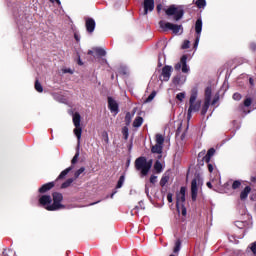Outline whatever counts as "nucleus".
<instances>
[{
    "label": "nucleus",
    "instance_id": "f257e3e1",
    "mask_svg": "<svg viewBox=\"0 0 256 256\" xmlns=\"http://www.w3.org/2000/svg\"><path fill=\"white\" fill-rule=\"evenodd\" d=\"M61 201H63V194L58 192L53 193V198L49 195H42L39 198V204L42 207H45L47 211H59V209H65V206L61 204Z\"/></svg>",
    "mask_w": 256,
    "mask_h": 256
},
{
    "label": "nucleus",
    "instance_id": "f03ea898",
    "mask_svg": "<svg viewBox=\"0 0 256 256\" xmlns=\"http://www.w3.org/2000/svg\"><path fill=\"white\" fill-rule=\"evenodd\" d=\"M199 97V92L197 89H192L190 99H189V108H188V114H187V120L191 121V117L193 113L199 112L201 109V103L202 101L197 99Z\"/></svg>",
    "mask_w": 256,
    "mask_h": 256
},
{
    "label": "nucleus",
    "instance_id": "7ed1b4c3",
    "mask_svg": "<svg viewBox=\"0 0 256 256\" xmlns=\"http://www.w3.org/2000/svg\"><path fill=\"white\" fill-rule=\"evenodd\" d=\"M151 167H153V160L147 161L145 157H139L135 160V169L140 171L141 177H147Z\"/></svg>",
    "mask_w": 256,
    "mask_h": 256
},
{
    "label": "nucleus",
    "instance_id": "20e7f679",
    "mask_svg": "<svg viewBox=\"0 0 256 256\" xmlns=\"http://www.w3.org/2000/svg\"><path fill=\"white\" fill-rule=\"evenodd\" d=\"M165 13L168 19H172L173 21H181L183 19V15H185V10L183 6L171 5L166 10Z\"/></svg>",
    "mask_w": 256,
    "mask_h": 256
},
{
    "label": "nucleus",
    "instance_id": "39448f33",
    "mask_svg": "<svg viewBox=\"0 0 256 256\" xmlns=\"http://www.w3.org/2000/svg\"><path fill=\"white\" fill-rule=\"evenodd\" d=\"M72 121L74 124V130L73 133L77 137V145L80 147L81 145V135L83 133V129L81 128V114L79 112H75L72 116Z\"/></svg>",
    "mask_w": 256,
    "mask_h": 256
},
{
    "label": "nucleus",
    "instance_id": "423d86ee",
    "mask_svg": "<svg viewBox=\"0 0 256 256\" xmlns=\"http://www.w3.org/2000/svg\"><path fill=\"white\" fill-rule=\"evenodd\" d=\"M159 27H160V29H162V31H172L174 33V35H178V33H183L182 25L165 22L163 20H161L159 22Z\"/></svg>",
    "mask_w": 256,
    "mask_h": 256
},
{
    "label": "nucleus",
    "instance_id": "0eeeda50",
    "mask_svg": "<svg viewBox=\"0 0 256 256\" xmlns=\"http://www.w3.org/2000/svg\"><path fill=\"white\" fill-rule=\"evenodd\" d=\"M201 31H203V20L199 18L195 23V32H196V39L194 42L195 51H197V48L199 47V41H201Z\"/></svg>",
    "mask_w": 256,
    "mask_h": 256
},
{
    "label": "nucleus",
    "instance_id": "6e6552de",
    "mask_svg": "<svg viewBox=\"0 0 256 256\" xmlns=\"http://www.w3.org/2000/svg\"><path fill=\"white\" fill-rule=\"evenodd\" d=\"M175 71H182V73H189L191 69L187 65V55H183L178 63L174 66Z\"/></svg>",
    "mask_w": 256,
    "mask_h": 256
},
{
    "label": "nucleus",
    "instance_id": "1a4fd4ad",
    "mask_svg": "<svg viewBox=\"0 0 256 256\" xmlns=\"http://www.w3.org/2000/svg\"><path fill=\"white\" fill-rule=\"evenodd\" d=\"M185 193H186L185 187H181L180 192L177 194L176 207H177L178 213H181V206L185 205L183 204L185 203Z\"/></svg>",
    "mask_w": 256,
    "mask_h": 256
},
{
    "label": "nucleus",
    "instance_id": "9d476101",
    "mask_svg": "<svg viewBox=\"0 0 256 256\" xmlns=\"http://www.w3.org/2000/svg\"><path fill=\"white\" fill-rule=\"evenodd\" d=\"M205 150L201 151L198 154L199 159L202 158V161H204L205 163H209L211 161V158L213 157V155H215V148H210L207 152V154H205Z\"/></svg>",
    "mask_w": 256,
    "mask_h": 256
},
{
    "label": "nucleus",
    "instance_id": "9b49d317",
    "mask_svg": "<svg viewBox=\"0 0 256 256\" xmlns=\"http://www.w3.org/2000/svg\"><path fill=\"white\" fill-rule=\"evenodd\" d=\"M171 73H173V67L169 65L164 66L161 73L162 81H169L171 79Z\"/></svg>",
    "mask_w": 256,
    "mask_h": 256
},
{
    "label": "nucleus",
    "instance_id": "f8f14e48",
    "mask_svg": "<svg viewBox=\"0 0 256 256\" xmlns=\"http://www.w3.org/2000/svg\"><path fill=\"white\" fill-rule=\"evenodd\" d=\"M197 183H198L197 179H193L191 182L192 201H197V195L199 193V186Z\"/></svg>",
    "mask_w": 256,
    "mask_h": 256
},
{
    "label": "nucleus",
    "instance_id": "ddd939ff",
    "mask_svg": "<svg viewBox=\"0 0 256 256\" xmlns=\"http://www.w3.org/2000/svg\"><path fill=\"white\" fill-rule=\"evenodd\" d=\"M108 107L111 113H115V115L119 113V104H117V101H115V99L112 97H108Z\"/></svg>",
    "mask_w": 256,
    "mask_h": 256
},
{
    "label": "nucleus",
    "instance_id": "4468645a",
    "mask_svg": "<svg viewBox=\"0 0 256 256\" xmlns=\"http://www.w3.org/2000/svg\"><path fill=\"white\" fill-rule=\"evenodd\" d=\"M144 15L151 13L155 9V0H144Z\"/></svg>",
    "mask_w": 256,
    "mask_h": 256
},
{
    "label": "nucleus",
    "instance_id": "2eb2a0df",
    "mask_svg": "<svg viewBox=\"0 0 256 256\" xmlns=\"http://www.w3.org/2000/svg\"><path fill=\"white\" fill-rule=\"evenodd\" d=\"M186 81L187 76L183 74H178L173 78V83L178 86L185 85Z\"/></svg>",
    "mask_w": 256,
    "mask_h": 256
},
{
    "label": "nucleus",
    "instance_id": "dca6fc26",
    "mask_svg": "<svg viewBox=\"0 0 256 256\" xmlns=\"http://www.w3.org/2000/svg\"><path fill=\"white\" fill-rule=\"evenodd\" d=\"M86 29L88 33H93V31H95V20L93 18L86 19Z\"/></svg>",
    "mask_w": 256,
    "mask_h": 256
},
{
    "label": "nucleus",
    "instance_id": "f3484780",
    "mask_svg": "<svg viewBox=\"0 0 256 256\" xmlns=\"http://www.w3.org/2000/svg\"><path fill=\"white\" fill-rule=\"evenodd\" d=\"M54 187L55 182L44 184L42 187L39 188V193H47V191H50V189H53Z\"/></svg>",
    "mask_w": 256,
    "mask_h": 256
},
{
    "label": "nucleus",
    "instance_id": "a211bd4d",
    "mask_svg": "<svg viewBox=\"0 0 256 256\" xmlns=\"http://www.w3.org/2000/svg\"><path fill=\"white\" fill-rule=\"evenodd\" d=\"M151 152L157 153L158 159H161L162 157L161 153H163V146H161V144H155L154 146H152Z\"/></svg>",
    "mask_w": 256,
    "mask_h": 256
},
{
    "label": "nucleus",
    "instance_id": "6ab92c4d",
    "mask_svg": "<svg viewBox=\"0 0 256 256\" xmlns=\"http://www.w3.org/2000/svg\"><path fill=\"white\" fill-rule=\"evenodd\" d=\"M249 193H251V187L246 186L244 188V190L240 193V199L242 201H245V199H247V197H249Z\"/></svg>",
    "mask_w": 256,
    "mask_h": 256
},
{
    "label": "nucleus",
    "instance_id": "aec40b11",
    "mask_svg": "<svg viewBox=\"0 0 256 256\" xmlns=\"http://www.w3.org/2000/svg\"><path fill=\"white\" fill-rule=\"evenodd\" d=\"M143 125V117L137 116L133 121V127L138 129V127H141Z\"/></svg>",
    "mask_w": 256,
    "mask_h": 256
},
{
    "label": "nucleus",
    "instance_id": "412c9836",
    "mask_svg": "<svg viewBox=\"0 0 256 256\" xmlns=\"http://www.w3.org/2000/svg\"><path fill=\"white\" fill-rule=\"evenodd\" d=\"M70 171H73V166H70L62 171L57 179H65Z\"/></svg>",
    "mask_w": 256,
    "mask_h": 256
},
{
    "label": "nucleus",
    "instance_id": "4be33fe9",
    "mask_svg": "<svg viewBox=\"0 0 256 256\" xmlns=\"http://www.w3.org/2000/svg\"><path fill=\"white\" fill-rule=\"evenodd\" d=\"M195 5L198 7V9H205L207 6V1L205 0H194Z\"/></svg>",
    "mask_w": 256,
    "mask_h": 256
},
{
    "label": "nucleus",
    "instance_id": "5701e85b",
    "mask_svg": "<svg viewBox=\"0 0 256 256\" xmlns=\"http://www.w3.org/2000/svg\"><path fill=\"white\" fill-rule=\"evenodd\" d=\"M163 143H165V137L161 134H156V145H161L163 147Z\"/></svg>",
    "mask_w": 256,
    "mask_h": 256
},
{
    "label": "nucleus",
    "instance_id": "b1692460",
    "mask_svg": "<svg viewBox=\"0 0 256 256\" xmlns=\"http://www.w3.org/2000/svg\"><path fill=\"white\" fill-rule=\"evenodd\" d=\"M134 115H135V111L132 114L130 112H128L126 114V116H125V124L126 125H131V121H132Z\"/></svg>",
    "mask_w": 256,
    "mask_h": 256
},
{
    "label": "nucleus",
    "instance_id": "393cba45",
    "mask_svg": "<svg viewBox=\"0 0 256 256\" xmlns=\"http://www.w3.org/2000/svg\"><path fill=\"white\" fill-rule=\"evenodd\" d=\"M209 105H211V102L204 101V104L202 106L201 115H206L207 111H209Z\"/></svg>",
    "mask_w": 256,
    "mask_h": 256
},
{
    "label": "nucleus",
    "instance_id": "a878e982",
    "mask_svg": "<svg viewBox=\"0 0 256 256\" xmlns=\"http://www.w3.org/2000/svg\"><path fill=\"white\" fill-rule=\"evenodd\" d=\"M204 101L211 103V87L206 88Z\"/></svg>",
    "mask_w": 256,
    "mask_h": 256
},
{
    "label": "nucleus",
    "instance_id": "bb28decb",
    "mask_svg": "<svg viewBox=\"0 0 256 256\" xmlns=\"http://www.w3.org/2000/svg\"><path fill=\"white\" fill-rule=\"evenodd\" d=\"M74 181H75V179L69 178V179L66 180L64 183H62L61 189H67V187H70L71 184H72Z\"/></svg>",
    "mask_w": 256,
    "mask_h": 256
},
{
    "label": "nucleus",
    "instance_id": "cd10ccee",
    "mask_svg": "<svg viewBox=\"0 0 256 256\" xmlns=\"http://www.w3.org/2000/svg\"><path fill=\"white\" fill-rule=\"evenodd\" d=\"M154 169L156 172L161 173V171H163V164H161L160 161L157 160L154 164Z\"/></svg>",
    "mask_w": 256,
    "mask_h": 256
},
{
    "label": "nucleus",
    "instance_id": "c85d7f7f",
    "mask_svg": "<svg viewBox=\"0 0 256 256\" xmlns=\"http://www.w3.org/2000/svg\"><path fill=\"white\" fill-rule=\"evenodd\" d=\"M157 92L153 91L145 100L144 103H151L155 99Z\"/></svg>",
    "mask_w": 256,
    "mask_h": 256
},
{
    "label": "nucleus",
    "instance_id": "c756f323",
    "mask_svg": "<svg viewBox=\"0 0 256 256\" xmlns=\"http://www.w3.org/2000/svg\"><path fill=\"white\" fill-rule=\"evenodd\" d=\"M94 51L100 57H105L107 55V52H105V50H103V48H94Z\"/></svg>",
    "mask_w": 256,
    "mask_h": 256
},
{
    "label": "nucleus",
    "instance_id": "7c9ffc66",
    "mask_svg": "<svg viewBox=\"0 0 256 256\" xmlns=\"http://www.w3.org/2000/svg\"><path fill=\"white\" fill-rule=\"evenodd\" d=\"M123 183H125V176L122 175L120 176L117 185H116V189H121V187H123Z\"/></svg>",
    "mask_w": 256,
    "mask_h": 256
},
{
    "label": "nucleus",
    "instance_id": "2f4dec72",
    "mask_svg": "<svg viewBox=\"0 0 256 256\" xmlns=\"http://www.w3.org/2000/svg\"><path fill=\"white\" fill-rule=\"evenodd\" d=\"M122 134L125 140L129 139V128L127 126L122 128Z\"/></svg>",
    "mask_w": 256,
    "mask_h": 256
},
{
    "label": "nucleus",
    "instance_id": "473e14b6",
    "mask_svg": "<svg viewBox=\"0 0 256 256\" xmlns=\"http://www.w3.org/2000/svg\"><path fill=\"white\" fill-rule=\"evenodd\" d=\"M35 89L38 93H43V86L39 83V80H36L35 82Z\"/></svg>",
    "mask_w": 256,
    "mask_h": 256
},
{
    "label": "nucleus",
    "instance_id": "72a5a7b5",
    "mask_svg": "<svg viewBox=\"0 0 256 256\" xmlns=\"http://www.w3.org/2000/svg\"><path fill=\"white\" fill-rule=\"evenodd\" d=\"M168 182H169V176H163L160 180L161 187H165V185H167Z\"/></svg>",
    "mask_w": 256,
    "mask_h": 256
},
{
    "label": "nucleus",
    "instance_id": "f704fd0d",
    "mask_svg": "<svg viewBox=\"0 0 256 256\" xmlns=\"http://www.w3.org/2000/svg\"><path fill=\"white\" fill-rule=\"evenodd\" d=\"M181 251V240H177L174 247V253H179Z\"/></svg>",
    "mask_w": 256,
    "mask_h": 256
},
{
    "label": "nucleus",
    "instance_id": "c9c22d12",
    "mask_svg": "<svg viewBox=\"0 0 256 256\" xmlns=\"http://www.w3.org/2000/svg\"><path fill=\"white\" fill-rule=\"evenodd\" d=\"M85 172V167H81L79 170H77L75 173H74V177L75 179H78V177Z\"/></svg>",
    "mask_w": 256,
    "mask_h": 256
},
{
    "label": "nucleus",
    "instance_id": "e433bc0d",
    "mask_svg": "<svg viewBox=\"0 0 256 256\" xmlns=\"http://www.w3.org/2000/svg\"><path fill=\"white\" fill-rule=\"evenodd\" d=\"M3 256H15V251L8 249L3 251Z\"/></svg>",
    "mask_w": 256,
    "mask_h": 256
},
{
    "label": "nucleus",
    "instance_id": "4c0bfd02",
    "mask_svg": "<svg viewBox=\"0 0 256 256\" xmlns=\"http://www.w3.org/2000/svg\"><path fill=\"white\" fill-rule=\"evenodd\" d=\"M185 92H180L176 95V99H178V101L183 102V99H185Z\"/></svg>",
    "mask_w": 256,
    "mask_h": 256
},
{
    "label": "nucleus",
    "instance_id": "58836bf2",
    "mask_svg": "<svg viewBox=\"0 0 256 256\" xmlns=\"http://www.w3.org/2000/svg\"><path fill=\"white\" fill-rule=\"evenodd\" d=\"M235 225L238 227V229H244L246 223H245V222H242V221H236V222H235Z\"/></svg>",
    "mask_w": 256,
    "mask_h": 256
},
{
    "label": "nucleus",
    "instance_id": "ea45409f",
    "mask_svg": "<svg viewBox=\"0 0 256 256\" xmlns=\"http://www.w3.org/2000/svg\"><path fill=\"white\" fill-rule=\"evenodd\" d=\"M241 187V181L236 180L232 184V189H239Z\"/></svg>",
    "mask_w": 256,
    "mask_h": 256
},
{
    "label": "nucleus",
    "instance_id": "a19ab883",
    "mask_svg": "<svg viewBox=\"0 0 256 256\" xmlns=\"http://www.w3.org/2000/svg\"><path fill=\"white\" fill-rule=\"evenodd\" d=\"M251 103H253V100L251 98H246L244 100V107H251Z\"/></svg>",
    "mask_w": 256,
    "mask_h": 256
},
{
    "label": "nucleus",
    "instance_id": "79ce46f5",
    "mask_svg": "<svg viewBox=\"0 0 256 256\" xmlns=\"http://www.w3.org/2000/svg\"><path fill=\"white\" fill-rule=\"evenodd\" d=\"M191 45V42L189 40H185L184 43L182 44V49H189Z\"/></svg>",
    "mask_w": 256,
    "mask_h": 256
},
{
    "label": "nucleus",
    "instance_id": "37998d69",
    "mask_svg": "<svg viewBox=\"0 0 256 256\" xmlns=\"http://www.w3.org/2000/svg\"><path fill=\"white\" fill-rule=\"evenodd\" d=\"M79 159V150H77L76 154L74 155L73 159H72V165H75V163H77Z\"/></svg>",
    "mask_w": 256,
    "mask_h": 256
},
{
    "label": "nucleus",
    "instance_id": "c03bdc74",
    "mask_svg": "<svg viewBox=\"0 0 256 256\" xmlns=\"http://www.w3.org/2000/svg\"><path fill=\"white\" fill-rule=\"evenodd\" d=\"M180 211H181L183 217H185L187 215V208H185V205L180 206Z\"/></svg>",
    "mask_w": 256,
    "mask_h": 256
},
{
    "label": "nucleus",
    "instance_id": "a18cd8bd",
    "mask_svg": "<svg viewBox=\"0 0 256 256\" xmlns=\"http://www.w3.org/2000/svg\"><path fill=\"white\" fill-rule=\"evenodd\" d=\"M233 99H234V101H241V95L239 93H234Z\"/></svg>",
    "mask_w": 256,
    "mask_h": 256
},
{
    "label": "nucleus",
    "instance_id": "49530a36",
    "mask_svg": "<svg viewBox=\"0 0 256 256\" xmlns=\"http://www.w3.org/2000/svg\"><path fill=\"white\" fill-rule=\"evenodd\" d=\"M250 249H251L252 253H253L254 255H256V242H253V243L251 244Z\"/></svg>",
    "mask_w": 256,
    "mask_h": 256
},
{
    "label": "nucleus",
    "instance_id": "de8ad7c7",
    "mask_svg": "<svg viewBox=\"0 0 256 256\" xmlns=\"http://www.w3.org/2000/svg\"><path fill=\"white\" fill-rule=\"evenodd\" d=\"M150 183H152V185H155V183H157V176L152 175V176L150 177Z\"/></svg>",
    "mask_w": 256,
    "mask_h": 256
},
{
    "label": "nucleus",
    "instance_id": "09e8293b",
    "mask_svg": "<svg viewBox=\"0 0 256 256\" xmlns=\"http://www.w3.org/2000/svg\"><path fill=\"white\" fill-rule=\"evenodd\" d=\"M167 200H168V203H173V194L169 193L167 195Z\"/></svg>",
    "mask_w": 256,
    "mask_h": 256
},
{
    "label": "nucleus",
    "instance_id": "8fccbe9b",
    "mask_svg": "<svg viewBox=\"0 0 256 256\" xmlns=\"http://www.w3.org/2000/svg\"><path fill=\"white\" fill-rule=\"evenodd\" d=\"M213 169H214L213 164H211V163L208 162V171H209L210 173H213Z\"/></svg>",
    "mask_w": 256,
    "mask_h": 256
},
{
    "label": "nucleus",
    "instance_id": "3c124183",
    "mask_svg": "<svg viewBox=\"0 0 256 256\" xmlns=\"http://www.w3.org/2000/svg\"><path fill=\"white\" fill-rule=\"evenodd\" d=\"M74 39L79 42V41H81V36H79V34L75 33Z\"/></svg>",
    "mask_w": 256,
    "mask_h": 256
},
{
    "label": "nucleus",
    "instance_id": "603ef678",
    "mask_svg": "<svg viewBox=\"0 0 256 256\" xmlns=\"http://www.w3.org/2000/svg\"><path fill=\"white\" fill-rule=\"evenodd\" d=\"M145 193L149 197V186L147 184L145 185Z\"/></svg>",
    "mask_w": 256,
    "mask_h": 256
},
{
    "label": "nucleus",
    "instance_id": "864d4df0",
    "mask_svg": "<svg viewBox=\"0 0 256 256\" xmlns=\"http://www.w3.org/2000/svg\"><path fill=\"white\" fill-rule=\"evenodd\" d=\"M250 48L252 49V51H255V49H256V44H255V43H251V44H250Z\"/></svg>",
    "mask_w": 256,
    "mask_h": 256
},
{
    "label": "nucleus",
    "instance_id": "5fc2aeb1",
    "mask_svg": "<svg viewBox=\"0 0 256 256\" xmlns=\"http://www.w3.org/2000/svg\"><path fill=\"white\" fill-rule=\"evenodd\" d=\"M64 73H70L71 75H73V70H71V69H65V70H64Z\"/></svg>",
    "mask_w": 256,
    "mask_h": 256
},
{
    "label": "nucleus",
    "instance_id": "6e6d98bb",
    "mask_svg": "<svg viewBox=\"0 0 256 256\" xmlns=\"http://www.w3.org/2000/svg\"><path fill=\"white\" fill-rule=\"evenodd\" d=\"M249 83H250V85H252V86L255 85V82H254L253 78H250V79H249Z\"/></svg>",
    "mask_w": 256,
    "mask_h": 256
},
{
    "label": "nucleus",
    "instance_id": "4d7b16f0",
    "mask_svg": "<svg viewBox=\"0 0 256 256\" xmlns=\"http://www.w3.org/2000/svg\"><path fill=\"white\" fill-rule=\"evenodd\" d=\"M116 193H117V190H115L114 192H112V194L110 195V199H113V197H115Z\"/></svg>",
    "mask_w": 256,
    "mask_h": 256
},
{
    "label": "nucleus",
    "instance_id": "13d9d810",
    "mask_svg": "<svg viewBox=\"0 0 256 256\" xmlns=\"http://www.w3.org/2000/svg\"><path fill=\"white\" fill-rule=\"evenodd\" d=\"M51 1V3H55V1H56V3H58L59 5H61V0H50Z\"/></svg>",
    "mask_w": 256,
    "mask_h": 256
},
{
    "label": "nucleus",
    "instance_id": "bf43d9fd",
    "mask_svg": "<svg viewBox=\"0 0 256 256\" xmlns=\"http://www.w3.org/2000/svg\"><path fill=\"white\" fill-rule=\"evenodd\" d=\"M105 141L107 142V143H109V135L107 134V133H105Z\"/></svg>",
    "mask_w": 256,
    "mask_h": 256
},
{
    "label": "nucleus",
    "instance_id": "052dcab7",
    "mask_svg": "<svg viewBox=\"0 0 256 256\" xmlns=\"http://www.w3.org/2000/svg\"><path fill=\"white\" fill-rule=\"evenodd\" d=\"M207 187H209V189H212L213 188V185L211 184V182H207Z\"/></svg>",
    "mask_w": 256,
    "mask_h": 256
},
{
    "label": "nucleus",
    "instance_id": "680f3d73",
    "mask_svg": "<svg viewBox=\"0 0 256 256\" xmlns=\"http://www.w3.org/2000/svg\"><path fill=\"white\" fill-rule=\"evenodd\" d=\"M78 65H83V61H81V58H78Z\"/></svg>",
    "mask_w": 256,
    "mask_h": 256
},
{
    "label": "nucleus",
    "instance_id": "e2e57ef3",
    "mask_svg": "<svg viewBox=\"0 0 256 256\" xmlns=\"http://www.w3.org/2000/svg\"><path fill=\"white\" fill-rule=\"evenodd\" d=\"M179 133H181V127L177 129L176 135H179Z\"/></svg>",
    "mask_w": 256,
    "mask_h": 256
},
{
    "label": "nucleus",
    "instance_id": "0e129e2a",
    "mask_svg": "<svg viewBox=\"0 0 256 256\" xmlns=\"http://www.w3.org/2000/svg\"><path fill=\"white\" fill-rule=\"evenodd\" d=\"M88 55H93V51H92V50H89V51H88Z\"/></svg>",
    "mask_w": 256,
    "mask_h": 256
},
{
    "label": "nucleus",
    "instance_id": "69168bd1",
    "mask_svg": "<svg viewBox=\"0 0 256 256\" xmlns=\"http://www.w3.org/2000/svg\"><path fill=\"white\" fill-rule=\"evenodd\" d=\"M215 103H217V99H214V100L212 101V105H215Z\"/></svg>",
    "mask_w": 256,
    "mask_h": 256
},
{
    "label": "nucleus",
    "instance_id": "338daca9",
    "mask_svg": "<svg viewBox=\"0 0 256 256\" xmlns=\"http://www.w3.org/2000/svg\"><path fill=\"white\" fill-rule=\"evenodd\" d=\"M158 11H161V5L157 6Z\"/></svg>",
    "mask_w": 256,
    "mask_h": 256
},
{
    "label": "nucleus",
    "instance_id": "774afa93",
    "mask_svg": "<svg viewBox=\"0 0 256 256\" xmlns=\"http://www.w3.org/2000/svg\"><path fill=\"white\" fill-rule=\"evenodd\" d=\"M181 139H185V134H182V135H181Z\"/></svg>",
    "mask_w": 256,
    "mask_h": 256
}]
</instances>
